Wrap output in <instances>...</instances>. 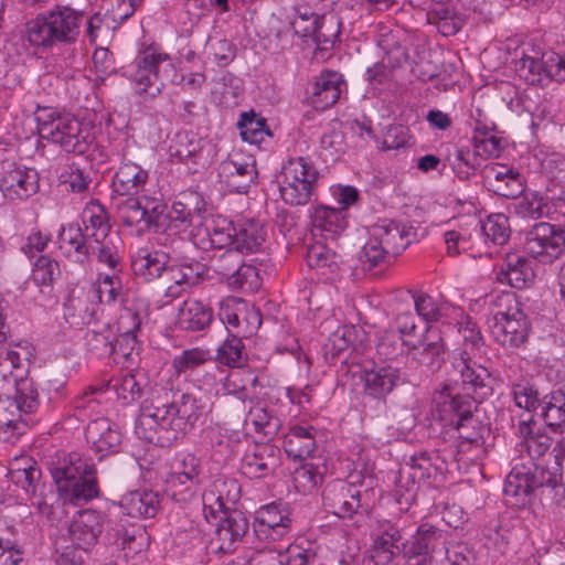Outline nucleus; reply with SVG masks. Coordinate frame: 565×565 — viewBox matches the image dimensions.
I'll return each mask as SVG.
<instances>
[{
	"label": "nucleus",
	"instance_id": "obj_14",
	"mask_svg": "<svg viewBox=\"0 0 565 565\" xmlns=\"http://www.w3.org/2000/svg\"><path fill=\"white\" fill-rule=\"evenodd\" d=\"M106 515L97 510L77 511L68 525V537L74 545L84 551L92 548L104 531Z\"/></svg>",
	"mask_w": 565,
	"mask_h": 565
},
{
	"label": "nucleus",
	"instance_id": "obj_42",
	"mask_svg": "<svg viewBox=\"0 0 565 565\" xmlns=\"http://www.w3.org/2000/svg\"><path fill=\"white\" fill-rule=\"evenodd\" d=\"M234 221H230L224 216L214 217L205 227L206 241H202V248L222 249L234 247Z\"/></svg>",
	"mask_w": 565,
	"mask_h": 565
},
{
	"label": "nucleus",
	"instance_id": "obj_33",
	"mask_svg": "<svg viewBox=\"0 0 565 565\" xmlns=\"http://www.w3.org/2000/svg\"><path fill=\"white\" fill-rule=\"evenodd\" d=\"M205 212V201L199 192L190 191L180 194L179 199L173 202L168 216L178 226H191L195 221H201L202 214Z\"/></svg>",
	"mask_w": 565,
	"mask_h": 565
},
{
	"label": "nucleus",
	"instance_id": "obj_34",
	"mask_svg": "<svg viewBox=\"0 0 565 565\" xmlns=\"http://www.w3.org/2000/svg\"><path fill=\"white\" fill-rule=\"evenodd\" d=\"M534 271L526 257L516 254L508 255L497 274L498 281L523 289L534 280Z\"/></svg>",
	"mask_w": 565,
	"mask_h": 565
},
{
	"label": "nucleus",
	"instance_id": "obj_18",
	"mask_svg": "<svg viewBox=\"0 0 565 565\" xmlns=\"http://www.w3.org/2000/svg\"><path fill=\"white\" fill-rule=\"evenodd\" d=\"M170 262L171 257L168 253L142 247L131 256V269L137 278L150 282L163 275L170 277L171 271L174 270V264Z\"/></svg>",
	"mask_w": 565,
	"mask_h": 565
},
{
	"label": "nucleus",
	"instance_id": "obj_3",
	"mask_svg": "<svg viewBox=\"0 0 565 565\" xmlns=\"http://www.w3.org/2000/svg\"><path fill=\"white\" fill-rule=\"evenodd\" d=\"M84 25L85 11L56 4L25 24V38L34 47L72 45L78 42Z\"/></svg>",
	"mask_w": 565,
	"mask_h": 565
},
{
	"label": "nucleus",
	"instance_id": "obj_23",
	"mask_svg": "<svg viewBox=\"0 0 565 565\" xmlns=\"http://www.w3.org/2000/svg\"><path fill=\"white\" fill-rule=\"evenodd\" d=\"M446 351L447 345L440 329L433 326L426 329L417 344L412 343L408 348V352L416 361L431 370L440 367L445 361Z\"/></svg>",
	"mask_w": 565,
	"mask_h": 565
},
{
	"label": "nucleus",
	"instance_id": "obj_62",
	"mask_svg": "<svg viewBox=\"0 0 565 565\" xmlns=\"http://www.w3.org/2000/svg\"><path fill=\"white\" fill-rule=\"evenodd\" d=\"M473 551L465 543L450 544L441 555L427 565H473Z\"/></svg>",
	"mask_w": 565,
	"mask_h": 565
},
{
	"label": "nucleus",
	"instance_id": "obj_8",
	"mask_svg": "<svg viewBox=\"0 0 565 565\" xmlns=\"http://www.w3.org/2000/svg\"><path fill=\"white\" fill-rule=\"evenodd\" d=\"M447 535L429 523L420 524L409 540L402 543L405 565H427L448 547Z\"/></svg>",
	"mask_w": 565,
	"mask_h": 565
},
{
	"label": "nucleus",
	"instance_id": "obj_36",
	"mask_svg": "<svg viewBox=\"0 0 565 565\" xmlns=\"http://www.w3.org/2000/svg\"><path fill=\"white\" fill-rule=\"evenodd\" d=\"M205 139L193 131H179L171 139L169 151L171 157L181 162L200 163L204 159Z\"/></svg>",
	"mask_w": 565,
	"mask_h": 565
},
{
	"label": "nucleus",
	"instance_id": "obj_4",
	"mask_svg": "<svg viewBox=\"0 0 565 565\" xmlns=\"http://www.w3.org/2000/svg\"><path fill=\"white\" fill-rule=\"evenodd\" d=\"M51 475L63 503L81 505L99 497L95 465L77 452L61 459Z\"/></svg>",
	"mask_w": 565,
	"mask_h": 565
},
{
	"label": "nucleus",
	"instance_id": "obj_50",
	"mask_svg": "<svg viewBox=\"0 0 565 565\" xmlns=\"http://www.w3.org/2000/svg\"><path fill=\"white\" fill-rule=\"evenodd\" d=\"M111 382L118 399H121L124 404H131L141 398L148 386L143 379L138 380L131 373L121 374L113 379Z\"/></svg>",
	"mask_w": 565,
	"mask_h": 565
},
{
	"label": "nucleus",
	"instance_id": "obj_37",
	"mask_svg": "<svg viewBox=\"0 0 565 565\" xmlns=\"http://www.w3.org/2000/svg\"><path fill=\"white\" fill-rule=\"evenodd\" d=\"M311 224L313 234L333 239L345 230L348 221L343 209L319 205L311 213Z\"/></svg>",
	"mask_w": 565,
	"mask_h": 565
},
{
	"label": "nucleus",
	"instance_id": "obj_64",
	"mask_svg": "<svg viewBox=\"0 0 565 565\" xmlns=\"http://www.w3.org/2000/svg\"><path fill=\"white\" fill-rule=\"evenodd\" d=\"M449 164L455 174L462 181L469 180L477 170L476 152H471L468 148H457L447 157Z\"/></svg>",
	"mask_w": 565,
	"mask_h": 565
},
{
	"label": "nucleus",
	"instance_id": "obj_26",
	"mask_svg": "<svg viewBox=\"0 0 565 565\" xmlns=\"http://www.w3.org/2000/svg\"><path fill=\"white\" fill-rule=\"evenodd\" d=\"M404 542L401 530L392 522L383 521L374 533L371 558L376 565H386L398 553L402 554V543Z\"/></svg>",
	"mask_w": 565,
	"mask_h": 565
},
{
	"label": "nucleus",
	"instance_id": "obj_55",
	"mask_svg": "<svg viewBox=\"0 0 565 565\" xmlns=\"http://www.w3.org/2000/svg\"><path fill=\"white\" fill-rule=\"evenodd\" d=\"M511 394L518 407L529 413H536L540 408L542 397L539 391L527 380L521 379L511 385Z\"/></svg>",
	"mask_w": 565,
	"mask_h": 565
},
{
	"label": "nucleus",
	"instance_id": "obj_45",
	"mask_svg": "<svg viewBox=\"0 0 565 565\" xmlns=\"http://www.w3.org/2000/svg\"><path fill=\"white\" fill-rule=\"evenodd\" d=\"M237 128L244 141L259 145L266 138L273 137L270 129L266 124V119L254 113H242L237 122Z\"/></svg>",
	"mask_w": 565,
	"mask_h": 565
},
{
	"label": "nucleus",
	"instance_id": "obj_13",
	"mask_svg": "<svg viewBox=\"0 0 565 565\" xmlns=\"http://www.w3.org/2000/svg\"><path fill=\"white\" fill-rule=\"evenodd\" d=\"M218 317L230 334L248 337L260 326L259 311L248 308L244 300L234 297L221 302Z\"/></svg>",
	"mask_w": 565,
	"mask_h": 565
},
{
	"label": "nucleus",
	"instance_id": "obj_10",
	"mask_svg": "<svg viewBox=\"0 0 565 565\" xmlns=\"http://www.w3.org/2000/svg\"><path fill=\"white\" fill-rule=\"evenodd\" d=\"M290 24L295 34L311 38L321 50L331 47L338 36V32L333 31V21H327L323 15L317 14L308 6L295 8V17Z\"/></svg>",
	"mask_w": 565,
	"mask_h": 565
},
{
	"label": "nucleus",
	"instance_id": "obj_47",
	"mask_svg": "<svg viewBox=\"0 0 565 565\" xmlns=\"http://www.w3.org/2000/svg\"><path fill=\"white\" fill-rule=\"evenodd\" d=\"M22 413H13L7 399L0 402V440L14 444L23 434L25 424L22 422Z\"/></svg>",
	"mask_w": 565,
	"mask_h": 565
},
{
	"label": "nucleus",
	"instance_id": "obj_16",
	"mask_svg": "<svg viewBox=\"0 0 565 565\" xmlns=\"http://www.w3.org/2000/svg\"><path fill=\"white\" fill-rule=\"evenodd\" d=\"M347 83L339 72L323 71L307 88V102L317 110L333 106L340 98Z\"/></svg>",
	"mask_w": 565,
	"mask_h": 565
},
{
	"label": "nucleus",
	"instance_id": "obj_43",
	"mask_svg": "<svg viewBox=\"0 0 565 565\" xmlns=\"http://www.w3.org/2000/svg\"><path fill=\"white\" fill-rule=\"evenodd\" d=\"M540 415L553 430L565 425V393L555 390L544 395L540 405Z\"/></svg>",
	"mask_w": 565,
	"mask_h": 565
},
{
	"label": "nucleus",
	"instance_id": "obj_49",
	"mask_svg": "<svg viewBox=\"0 0 565 565\" xmlns=\"http://www.w3.org/2000/svg\"><path fill=\"white\" fill-rule=\"evenodd\" d=\"M146 315L135 307H124L118 318V330L121 334V341L130 344V349L138 345L137 332L141 329Z\"/></svg>",
	"mask_w": 565,
	"mask_h": 565
},
{
	"label": "nucleus",
	"instance_id": "obj_22",
	"mask_svg": "<svg viewBox=\"0 0 565 565\" xmlns=\"http://www.w3.org/2000/svg\"><path fill=\"white\" fill-rule=\"evenodd\" d=\"M484 178L490 189L500 196L516 199L525 190V179L514 168L492 163L484 169Z\"/></svg>",
	"mask_w": 565,
	"mask_h": 565
},
{
	"label": "nucleus",
	"instance_id": "obj_35",
	"mask_svg": "<svg viewBox=\"0 0 565 565\" xmlns=\"http://www.w3.org/2000/svg\"><path fill=\"white\" fill-rule=\"evenodd\" d=\"M316 434L313 426H291L284 438L285 452L288 457L300 460L311 456L317 447Z\"/></svg>",
	"mask_w": 565,
	"mask_h": 565
},
{
	"label": "nucleus",
	"instance_id": "obj_40",
	"mask_svg": "<svg viewBox=\"0 0 565 565\" xmlns=\"http://www.w3.org/2000/svg\"><path fill=\"white\" fill-rule=\"evenodd\" d=\"M82 230L90 241L111 234L108 212L97 200H92L85 205L82 212Z\"/></svg>",
	"mask_w": 565,
	"mask_h": 565
},
{
	"label": "nucleus",
	"instance_id": "obj_29",
	"mask_svg": "<svg viewBox=\"0 0 565 565\" xmlns=\"http://www.w3.org/2000/svg\"><path fill=\"white\" fill-rule=\"evenodd\" d=\"M234 248L241 254L262 252L267 232L264 225L255 218H238L234 221Z\"/></svg>",
	"mask_w": 565,
	"mask_h": 565
},
{
	"label": "nucleus",
	"instance_id": "obj_56",
	"mask_svg": "<svg viewBox=\"0 0 565 565\" xmlns=\"http://www.w3.org/2000/svg\"><path fill=\"white\" fill-rule=\"evenodd\" d=\"M211 360L209 350L192 348L181 352L172 360V367L178 375H188Z\"/></svg>",
	"mask_w": 565,
	"mask_h": 565
},
{
	"label": "nucleus",
	"instance_id": "obj_63",
	"mask_svg": "<svg viewBox=\"0 0 565 565\" xmlns=\"http://www.w3.org/2000/svg\"><path fill=\"white\" fill-rule=\"evenodd\" d=\"M282 565H309L317 557L315 547L308 541L291 543L279 554Z\"/></svg>",
	"mask_w": 565,
	"mask_h": 565
},
{
	"label": "nucleus",
	"instance_id": "obj_25",
	"mask_svg": "<svg viewBox=\"0 0 565 565\" xmlns=\"http://www.w3.org/2000/svg\"><path fill=\"white\" fill-rule=\"evenodd\" d=\"M248 533L249 521L242 511L225 512V516L220 520L215 533L218 551L222 553L234 552L236 544L242 542Z\"/></svg>",
	"mask_w": 565,
	"mask_h": 565
},
{
	"label": "nucleus",
	"instance_id": "obj_9",
	"mask_svg": "<svg viewBox=\"0 0 565 565\" xmlns=\"http://www.w3.org/2000/svg\"><path fill=\"white\" fill-rule=\"evenodd\" d=\"M524 250L541 264H552L565 252V230L547 223L534 224L526 233Z\"/></svg>",
	"mask_w": 565,
	"mask_h": 565
},
{
	"label": "nucleus",
	"instance_id": "obj_19",
	"mask_svg": "<svg viewBox=\"0 0 565 565\" xmlns=\"http://www.w3.org/2000/svg\"><path fill=\"white\" fill-rule=\"evenodd\" d=\"M371 235L396 257L416 238V231L412 225L384 220L372 226Z\"/></svg>",
	"mask_w": 565,
	"mask_h": 565
},
{
	"label": "nucleus",
	"instance_id": "obj_44",
	"mask_svg": "<svg viewBox=\"0 0 565 565\" xmlns=\"http://www.w3.org/2000/svg\"><path fill=\"white\" fill-rule=\"evenodd\" d=\"M458 430L460 439L459 447L465 448L466 445H475L482 447L486 443V437L490 434V427L479 420L473 413L456 422L452 426Z\"/></svg>",
	"mask_w": 565,
	"mask_h": 565
},
{
	"label": "nucleus",
	"instance_id": "obj_12",
	"mask_svg": "<svg viewBox=\"0 0 565 565\" xmlns=\"http://www.w3.org/2000/svg\"><path fill=\"white\" fill-rule=\"evenodd\" d=\"M201 461L193 454H186L178 462L168 479V491L177 502H189L200 483Z\"/></svg>",
	"mask_w": 565,
	"mask_h": 565
},
{
	"label": "nucleus",
	"instance_id": "obj_57",
	"mask_svg": "<svg viewBox=\"0 0 565 565\" xmlns=\"http://www.w3.org/2000/svg\"><path fill=\"white\" fill-rule=\"evenodd\" d=\"M247 423L254 426L258 434H263L264 438H273L279 430L280 420L264 407L255 406L249 409Z\"/></svg>",
	"mask_w": 565,
	"mask_h": 565
},
{
	"label": "nucleus",
	"instance_id": "obj_20",
	"mask_svg": "<svg viewBox=\"0 0 565 565\" xmlns=\"http://www.w3.org/2000/svg\"><path fill=\"white\" fill-rule=\"evenodd\" d=\"M434 401L439 419L445 425L454 426L456 422L462 420L463 417L473 413L479 399L466 393H454L449 386H445L443 391L438 392Z\"/></svg>",
	"mask_w": 565,
	"mask_h": 565
},
{
	"label": "nucleus",
	"instance_id": "obj_38",
	"mask_svg": "<svg viewBox=\"0 0 565 565\" xmlns=\"http://www.w3.org/2000/svg\"><path fill=\"white\" fill-rule=\"evenodd\" d=\"M214 320L213 309L196 299H188L179 310L178 324L182 330L199 332L206 330Z\"/></svg>",
	"mask_w": 565,
	"mask_h": 565
},
{
	"label": "nucleus",
	"instance_id": "obj_53",
	"mask_svg": "<svg viewBox=\"0 0 565 565\" xmlns=\"http://www.w3.org/2000/svg\"><path fill=\"white\" fill-rule=\"evenodd\" d=\"M120 238L117 234H110L106 237L92 241V255H96L100 264L116 269L120 262L118 243Z\"/></svg>",
	"mask_w": 565,
	"mask_h": 565
},
{
	"label": "nucleus",
	"instance_id": "obj_31",
	"mask_svg": "<svg viewBox=\"0 0 565 565\" xmlns=\"http://www.w3.org/2000/svg\"><path fill=\"white\" fill-rule=\"evenodd\" d=\"M413 299L417 315L426 322L450 324V319L457 320L463 317L461 308L440 302L426 292H415Z\"/></svg>",
	"mask_w": 565,
	"mask_h": 565
},
{
	"label": "nucleus",
	"instance_id": "obj_24",
	"mask_svg": "<svg viewBox=\"0 0 565 565\" xmlns=\"http://www.w3.org/2000/svg\"><path fill=\"white\" fill-rule=\"evenodd\" d=\"M279 448L274 445H256L244 455L241 470L249 479L266 477L279 467Z\"/></svg>",
	"mask_w": 565,
	"mask_h": 565
},
{
	"label": "nucleus",
	"instance_id": "obj_15",
	"mask_svg": "<svg viewBox=\"0 0 565 565\" xmlns=\"http://www.w3.org/2000/svg\"><path fill=\"white\" fill-rule=\"evenodd\" d=\"M3 196L11 201H23L40 189V175L34 168L11 164L0 179Z\"/></svg>",
	"mask_w": 565,
	"mask_h": 565
},
{
	"label": "nucleus",
	"instance_id": "obj_32",
	"mask_svg": "<svg viewBox=\"0 0 565 565\" xmlns=\"http://www.w3.org/2000/svg\"><path fill=\"white\" fill-rule=\"evenodd\" d=\"M85 437L92 448L102 456L116 452L121 443L119 430L105 417L90 420L86 427Z\"/></svg>",
	"mask_w": 565,
	"mask_h": 565
},
{
	"label": "nucleus",
	"instance_id": "obj_61",
	"mask_svg": "<svg viewBox=\"0 0 565 565\" xmlns=\"http://www.w3.org/2000/svg\"><path fill=\"white\" fill-rule=\"evenodd\" d=\"M85 345L89 353L96 358H107L116 352L114 335L109 329L104 331L89 330L85 335Z\"/></svg>",
	"mask_w": 565,
	"mask_h": 565
},
{
	"label": "nucleus",
	"instance_id": "obj_54",
	"mask_svg": "<svg viewBox=\"0 0 565 565\" xmlns=\"http://www.w3.org/2000/svg\"><path fill=\"white\" fill-rule=\"evenodd\" d=\"M481 232L494 245L507 244L511 236L509 217L502 213L490 214L481 223Z\"/></svg>",
	"mask_w": 565,
	"mask_h": 565
},
{
	"label": "nucleus",
	"instance_id": "obj_41",
	"mask_svg": "<svg viewBox=\"0 0 565 565\" xmlns=\"http://www.w3.org/2000/svg\"><path fill=\"white\" fill-rule=\"evenodd\" d=\"M512 209L518 216L529 220L548 217L553 213L550 198L536 191L520 194L512 203Z\"/></svg>",
	"mask_w": 565,
	"mask_h": 565
},
{
	"label": "nucleus",
	"instance_id": "obj_48",
	"mask_svg": "<svg viewBox=\"0 0 565 565\" xmlns=\"http://www.w3.org/2000/svg\"><path fill=\"white\" fill-rule=\"evenodd\" d=\"M243 335L230 334L217 349L216 360L230 367H241L247 362V352Z\"/></svg>",
	"mask_w": 565,
	"mask_h": 565
},
{
	"label": "nucleus",
	"instance_id": "obj_39",
	"mask_svg": "<svg viewBox=\"0 0 565 565\" xmlns=\"http://www.w3.org/2000/svg\"><path fill=\"white\" fill-rule=\"evenodd\" d=\"M530 481V470L523 463L512 468L503 487V493L510 499L511 504L523 507L530 501L534 491Z\"/></svg>",
	"mask_w": 565,
	"mask_h": 565
},
{
	"label": "nucleus",
	"instance_id": "obj_28",
	"mask_svg": "<svg viewBox=\"0 0 565 565\" xmlns=\"http://www.w3.org/2000/svg\"><path fill=\"white\" fill-rule=\"evenodd\" d=\"M490 332L494 341L504 348L515 349L523 344L530 332V322L521 311L498 322H490Z\"/></svg>",
	"mask_w": 565,
	"mask_h": 565
},
{
	"label": "nucleus",
	"instance_id": "obj_5",
	"mask_svg": "<svg viewBox=\"0 0 565 565\" xmlns=\"http://www.w3.org/2000/svg\"><path fill=\"white\" fill-rule=\"evenodd\" d=\"M125 74L135 84L138 94H147L150 97L158 96L167 83L178 82L172 58L154 45L139 51L125 68Z\"/></svg>",
	"mask_w": 565,
	"mask_h": 565
},
{
	"label": "nucleus",
	"instance_id": "obj_7",
	"mask_svg": "<svg viewBox=\"0 0 565 565\" xmlns=\"http://www.w3.org/2000/svg\"><path fill=\"white\" fill-rule=\"evenodd\" d=\"M319 171L303 157L287 160L278 178L281 200L290 206L308 204L318 189Z\"/></svg>",
	"mask_w": 565,
	"mask_h": 565
},
{
	"label": "nucleus",
	"instance_id": "obj_11",
	"mask_svg": "<svg viewBox=\"0 0 565 565\" xmlns=\"http://www.w3.org/2000/svg\"><path fill=\"white\" fill-rule=\"evenodd\" d=\"M451 366L459 375L460 385L466 394L479 401L491 394L489 371L475 362L467 350H461L452 356Z\"/></svg>",
	"mask_w": 565,
	"mask_h": 565
},
{
	"label": "nucleus",
	"instance_id": "obj_58",
	"mask_svg": "<svg viewBox=\"0 0 565 565\" xmlns=\"http://www.w3.org/2000/svg\"><path fill=\"white\" fill-rule=\"evenodd\" d=\"M63 315L71 326H82L90 321L93 312L89 311L87 299L70 294L63 305Z\"/></svg>",
	"mask_w": 565,
	"mask_h": 565
},
{
	"label": "nucleus",
	"instance_id": "obj_60",
	"mask_svg": "<svg viewBox=\"0 0 565 565\" xmlns=\"http://www.w3.org/2000/svg\"><path fill=\"white\" fill-rule=\"evenodd\" d=\"M323 476L318 467L311 462H303L295 468L292 472V483L300 493H311L321 482Z\"/></svg>",
	"mask_w": 565,
	"mask_h": 565
},
{
	"label": "nucleus",
	"instance_id": "obj_46",
	"mask_svg": "<svg viewBox=\"0 0 565 565\" xmlns=\"http://www.w3.org/2000/svg\"><path fill=\"white\" fill-rule=\"evenodd\" d=\"M13 413L20 411L24 414H31L39 407V393L31 379H20L15 381V396L13 399L7 398Z\"/></svg>",
	"mask_w": 565,
	"mask_h": 565
},
{
	"label": "nucleus",
	"instance_id": "obj_1",
	"mask_svg": "<svg viewBox=\"0 0 565 565\" xmlns=\"http://www.w3.org/2000/svg\"><path fill=\"white\" fill-rule=\"evenodd\" d=\"M203 413L201 398L193 394L154 385L141 402L136 434L150 444L167 447L192 430Z\"/></svg>",
	"mask_w": 565,
	"mask_h": 565
},
{
	"label": "nucleus",
	"instance_id": "obj_21",
	"mask_svg": "<svg viewBox=\"0 0 565 565\" xmlns=\"http://www.w3.org/2000/svg\"><path fill=\"white\" fill-rule=\"evenodd\" d=\"M362 380L364 394L380 401H385L403 382L401 370L390 364L364 369Z\"/></svg>",
	"mask_w": 565,
	"mask_h": 565
},
{
	"label": "nucleus",
	"instance_id": "obj_59",
	"mask_svg": "<svg viewBox=\"0 0 565 565\" xmlns=\"http://www.w3.org/2000/svg\"><path fill=\"white\" fill-rule=\"evenodd\" d=\"M515 71L520 78L530 85H545L543 57L537 58L526 54L515 61Z\"/></svg>",
	"mask_w": 565,
	"mask_h": 565
},
{
	"label": "nucleus",
	"instance_id": "obj_30",
	"mask_svg": "<svg viewBox=\"0 0 565 565\" xmlns=\"http://www.w3.org/2000/svg\"><path fill=\"white\" fill-rule=\"evenodd\" d=\"M119 505L124 514L136 519L154 518L161 509V495L152 490H135L121 497Z\"/></svg>",
	"mask_w": 565,
	"mask_h": 565
},
{
	"label": "nucleus",
	"instance_id": "obj_27",
	"mask_svg": "<svg viewBox=\"0 0 565 565\" xmlns=\"http://www.w3.org/2000/svg\"><path fill=\"white\" fill-rule=\"evenodd\" d=\"M217 174L228 191L246 193L256 178V170L253 162L230 157L218 164Z\"/></svg>",
	"mask_w": 565,
	"mask_h": 565
},
{
	"label": "nucleus",
	"instance_id": "obj_52",
	"mask_svg": "<svg viewBox=\"0 0 565 565\" xmlns=\"http://www.w3.org/2000/svg\"><path fill=\"white\" fill-rule=\"evenodd\" d=\"M306 262L310 268L322 270V274L335 273L339 269V256L328 246L316 243L307 249Z\"/></svg>",
	"mask_w": 565,
	"mask_h": 565
},
{
	"label": "nucleus",
	"instance_id": "obj_17",
	"mask_svg": "<svg viewBox=\"0 0 565 565\" xmlns=\"http://www.w3.org/2000/svg\"><path fill=\"white\" fill-rule=\"evenodd\" d=\"M324 505L339 518H352L362 508L361 491L344 480L328 484L323 491Z\"/></svg>",
	"mask_w": 565,
	"mask_h": 565
},
{
	"label": "nucleus",
	"instance_id": "obj_6",
	"mask_svg": "<svg viewBox=\"0 0 565 565\" xmlns=\"http://www.w3.org/2000/svg\"><path fill=\"white\" fill-rule=\"evenodd\" d=\"M35 118L41 138L72 153L84 154L89 150L93 141L90 128L78 119L61 115L51 107H39Z\"/></svg>",
	"mask_w": 565,
	"mask_h": 565
},
{
	"label": "nucleus",
	"instance_id": "obj_2",
	"mask_svg": "<svg viewBox=\"0 0 565 565\" xmlns=\"http://www.w3.org/2000/svg\"><path fill=\"white\" fill-rule=\"evenodd\" d=\"M148 171L134 162L122 163L113 177L111 186L118 195H136L146 185ZM167 205L162 199L139 195L130 196L117 204V214L126 227H134L141 235L147 232H158Z\"/></svg>",
	"mask_w": 565,
	"mask_h": 565
},
{
	"label": "nucleus",
	"instance_id": "obj_51",
	"mask_svg": "<svg viewBox=\"0 0 565 565\" xmlns=\"http://www.w3.org/2000/svg\"><path fill=\"white\" fill-rule=\"evenodd\" d=\"M531 419L522 420L520 423V431L524 434V440L521 443V451H526L529 457L533 460L541 459L551 448L553 440L545 434H534L530 430Z\"/></svg>",
	"mask_w": 565,
	"mask_h": 565
}]
</instances>
